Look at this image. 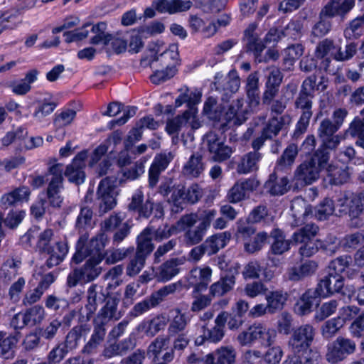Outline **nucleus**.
Returning a JSON list of instances; mask_svg holds the SVG:
<instances>
[{"instance_id":"35","label":"nucleus","mask_w":364,"mask_h":364,"mask_svg":"<svg viewBox=\"0 0 364 364\" xmlns=\"http://www.w3.org/2000/svg\"><path fill=\"white\" fill-rule=\"evenodd\" d=\"M245 90L250 106L257 107L259 104V77L257 72L250 74L247 78Z\"/></svg>"},{"instance_id":"27","label":"nucleus","mask_w":364,"mask_h":364,"mask_svg":"<svg viewBox=\"0 0 364 364\" xmlns=\"http://www.w3.org/2000/svg\"><path fill=\"white\" fill-rule=\"evenodd\" d=\"M245 100L238 99L232 102L225 113L226 120L233 125H240L245 119L247 110L243 107Z\"/></svg>"},{"instance_id":"3","label":"nucleus","mask_w":364,"mask_h":364,"mask_svg":"<svg viewBox=\"0 0 364 364\" xmlns=\"http://www.w3.org/2000/svg\"><path fill=\"white\" fill-rule=\"evenodd\" d=\"M316 85V76L311 75L302 83L301 90L296 97L294 105L296 109H301V114L296 125L295 135L303 134L309 124L313 112L311 110L314 97V90Z\"/></svg>"},{"instance_id":"21","label":"nucleus","mask_w":364,"mask_h":364,"mask_svg":"<svg viewBox=\"0 0 364 364\" xmlns=\"http://www.w3.org/2000/svg\"><path fill=\"white\" fill-rule=\"evenodd\" d=\"M291 210L296 225H301L308 219L313 218L311 205L301 197H296L292 200Z\"/></svg>"},{"instance_id":"44","label":"nucleus","mask_w":364,"mask_h":364,"mask_svg":"<svg viewBox=\"0 0 364 364\" xmlns=\"http://www.w3.org/2000/svg\"><path fill=\"white\" fill-rule=\"evenodd\" d=\"M107 24L105 22H100L93 25L91 28L94 36L90 39V43L98 45L102 43L107 45L112 40V35L106 33Z\"/></svg>"},{"instance_id":"48","label":"nucleus","mask_w":364,"mask_h":364,"mask_svg":"<svg viewBox=\"0 0 364 364\" xmlns=\"http://www.w3.org/2000/svg\"><path fill=\"white\" fill-rule=\"evenodd\" d=\"M316 353L314 352L293 353V355L287 357L282 364H316Z\"/></svg>"},{"instance_id":"18","label":"nucleus","mask_w":364,"mask_h":364,"mask_svg":"<svg viewBox=\"0 0 364 364\" xmlns=\"http://www.w3.org/2000/svg\"><path fill=\"white\" fill-rule=\"evenodd\" d=\"M173 155L171 152L157 154L149 170V185L154 188L157 184L160 174L173 160Z\"/></svg>"},{"instance_id":"12","label":"nucleus","mask_w":364,"mask_h":364,"mask_svg":"<svg viewBox=\"0 0 364 364\" xmlns=\"http://www.w3.org/2000/svg\"><path fill=\"white\" fill-rule=\"evenodd\" d=\"M259 186V182L255 178L237 181L228 191L227 200L231 203H237L247 198Z\"/></svg>"},{"instance_id":"31","label":"nucleus","mask_w":364,"mask_h":364,"mask_svg":"<svg viewBox=\"0 0 364 364\" xmlns=\"http://www.w3.org/2000/svg\"><path fill=\"white\" fill-rule=\"evenodd\" d=\"M264 188L272 196H282L289 188V180L287 177L278 178L275 173H272L266 181Z\"/></svg>"},{"instance_id":"36","label":"nucleus","mask_w":364,"mask_h":364,"mask_svg":"<svg viewBox=\"0 0 364 364\" xmlns=\"http://www.w3.org/2000/svg\"><path fill=\"white\" fill-rule=\"evenodd\" d=\"M202 159L200 154H192L183 168V174L192 178L199 177L205 169Z\"/></svg>"},{"instance_id":"29","label":"nucleus","mask_w":364,"mask_h":364,"mask_svg":"<svg viewBox=\"0 0 364 364\" xmlns=\"http://www.w3.org/2000/svg\"><path fill=\"white\" fill-rule=\"evenodd\" d=\"M154 227L148 226L137 237V247L136 253L142 255L145 257L153 251L154 245L152 243Z\"/></svg>"},{"instance_id":"52","label":"nucleus","mask_w":364,"mask_h":364,"mask_svg":"<svg viewBox=\"0 0 364 364\" xmlns=\"http://www.w3.org/2000/svg\"><path fill=\"white\" fill-rule=\"evenodd\" d=\"M344 318L338 316L328 320L321 327L322 336L326 338H331L343 326Z\"/></svg>"},{"instance_id":"7","label":"nucleus","mask_w":364,"mask_h":364,"mask_svg":"<svg viewBox=\"0 0 364 364\" xmlns=\"http://www.w3.org/2000/svg\"><path fill=\"white\" fill-rule=\"evenodd\" d=\"M315 332V328L310 324H304L296 328L289 338V348L296 353L313 352L309 348L314 339Z\"/></svg>"},{"instance_id":"4","label":"nucleus","mask_w":364,"mask_h":364,"mask_svg":"<svg viewBox=\"0 0 364 364\" xmlns=\"http://www.w3.org/2000/svg\"><path fill=\"white\" fill-rule=\"evenodd\" d=\"M277 336V331L274 328L268 327L262 323H255L240 332L237 339L242 346H251L258 342L264 347H269L275 342Z\"/></svg>"},{"instance_id":"40","label":"nucleus","mask_w":364,"mask_h":364,"mask_svg":"<svg viewBox=\"0 0 364 364\" xmlns=\"http://www.w3.org/2000/svg\"><path fill=\"white\" fill-rule=\"evenodd\" d=\"M318 231V225L313 223L307 224L294 232L291 236V240L296 244H302L313 240Z\"/></svg>"},{"instance_id":"61","label":"nucleus","mask_w":364,"mask_h":364,"mask_svg":"<svg viewBox=\"0 0 364 364\" xmlns=\"http://www.w3.org/2000/svg\"><path fill=\"white\" fill-rule=\"evenodd\" d=\"M146 257L142 255L135 254L128 263L126 269V273L129 277H134L138 274L144 268Z\"/></svg>"},{"instance_id":"30","label":"nucleus","mask_w":364,"mask_h":364,"mask_svg":"<svg viewBox=\"0 0 364 364\" xmlns=\"http://www.w3.org/2000/svg\"><path fill=\"white\" fill-rule=\"evenodd\" d=\"M31 191L27 186H20L2 196L1 201L4 205H14L18 203L27 202Z\"/></svg>"},{"instance_id":"33","label":"nucleus","mask_w":364,"mask_h":364,"mask_svg":"<svg viewBox=\"0 0 364 364\" xmlns=\"http://www.w3.org/2000/svg\"><path fill=\"white\" fill-rule=\"evenodd\" d=\"M262 155L258 151H250L244 155L237 166V171L240 174H247L258 169V163Z\"/></svg>"},{"instance_id":"47","label":"nucleus","mask_w":364,"mask_h":364,"mask_svg":"<svg viewBox=\"0 0 364 364\" xmlns=\"http://www.w3.org/2000/svg\"><path fill=\"white\" fill-rule=\"evenodd\" d=\"M92 216V210L90 208H81L75 223V228L79 232L82 233V231L92 228L94 225Z\"/></svg>"},{"instance_id":"50","label":"nucleus","mask_w":364,"mask_h":364,"mask_svg":"<svg viewBox=\"0 0 364 364\" xmlns=\"http://www.w3.org/2000/svg\"><path fill=\"white\" fill-rule=\"evenodd\" d=\"M252 223L248 222L247 219H240L237 220L236 223L237 230L235 232L237 240H242L245 242L255 235L256 229L252 225Z\"/></svg>"},{"instance_id":"32","label":"nucleus","mask_w":364,"mask_h":364,"mask_svg":"<svg viewBox=\"0 0 364 364\" xmlns=\"http://www.w3.org/2000/svg\"><path fill=\"white\" fill-rule=\"evenodd\" d=\"M68 252V245L65 240L57 242L50 250H48L49 258L46 264L48 268L58 265L61 263Z\"/></svg>"},{"instance_id":"34","label":"nucleus","mask_w":364,"mask_h":364,"mask_svg":"<svg viewBox=\"0 0 364 364\" xmlns=\"http://www.w3.org/2000/svg\"><path fill=\"white\" fill-rule=\"evenodd\" d=\"M89 332L90 328L87 326H76L68 332L63 345L68 350H72L78 346L81 340L85 338Z\"/></svg>"},{"instance_id":"13","label":"nucleus","mask_w":364,"mask_h":364,"mask_svg":"<svg viewBox=\"0 0 364 364\" xmlns=\"http://www.w3.org/2000/svg\"><path fill=\"white\" fill-rule=\"evenodd\" d=\"M229 313L227 311L220 312L215 319V326L211 329H204L201 337L196 339L198 345L203 344L204 341L210 343L220 342L225 336V325L227 322Z\"/></svg>"},{"instance_id":"15","label":"nucleus","mask_w":364,"mask_h":364,"mask_svg":"<svg viewBox=\"0 0 364 364\" xmlns=\"http://www.w3.org/2000/svg\"><path fill=\"white\" fill-rule=\"evenodd\" d=\"M186 124H189L193 129H198L200 127V122L197 119L196 111L194 108H191L184 112L182 115L168 120L166 130L169 134H173L178 133Z\"/></svg>"},{"instance_id":"56","label":"nucleus","mask_w":364,"mask_h":364,"mask_svg":"<svg viewBox=\"0 0 364 364\" xmlns=\"http://www.w3.org/2000/svg\"><path fill=\"white\" fill-rule=\"evenodd\" d=\"M316 298L309 289L305 291L296 305V311L299 315H306L311 311L314 300Z\"/></svg>"},{"instance_id":"37","label":"nucleus","mask_w":364,"mask_h":364,"mask_svg":"<svg viewBox=\"0 0 364 364\" xmlns=\"http://www.w3.org/2000/svg\"><path fill=\"white\" fill-rule=\"evenodd\" d=\"M327 176L329 178V183L332 185H341L347 182L349 174L346 166H338L334 164H327L326 168Z\"/></svg>"},{"instance_id":"38","label":"nucleus","mask_w":364,"mask_h":364,"mask_svg":"<svg viewBox=\"0 0 364 364\" xmlns=\"http://www.w3.org/2000/svg\"><path fill=\"white\" fill-rule=\"evenodd\" d=\"M93 333L82 349L84 353H92L99 345L102 342L106 334L105 326L97 323H93Z\"/></svg>"},{"instance_id":"58","label":"nucleus","mask_w":364,"mask_h":364,"mask_svg":"<svg viewBox=\"0 0 364 364\" xmlns=\"http://www.w3.org/2000/svg\"><path fill=\"white\" fill-rule=\"evenodd\" d=\"M207 230L198 224L195 228L187 230L184 234V241L187 245L192 246L200 243Z\"/></svg>"},{"instance_id":"39","label":"nucleus","mask_w":364,"mask_h":364,"mask_svg":"<svg viewBox=\"0 0 364 364\" xmlns=\"http://www.w3.org/2000/svg\"><path fill=\"white\" fill-rule=\"evenodd\" d=\"M265 299L269 307V314H274L283 309L287 300V294L282 290L271 291L266 294Z\"/></svg>"},{"instance_id":"11","label":"nucleus","mask_w":364,"mask_h":364,"mask_svg":"<svg viewBox=\"0 0 364 364\" xmlns=\"http://www.w3.org/2000/svg\"><path fill=\"white\" fill-rule=\"evenodd\" d=\"M87 158V151H82L78 153L72 162L66 166L64 174L70 183L77 185L84 183L85 179V161Z\"/></svg>"},{"instance_id":"25","label":"nucleus","mask_w":364,"mask_h":364,"mask_svg":"<svg viewBox=\"0 0 364 364\" xmlns=\"http://www.w3.org/2000/svg\"><path fill=\"white\" fill-rule=\"evenodd\" d=\"M188 26L193 33H201L205 37L213 36L218 31L216 23L211 21L206 25L204 20L198 15H190Z\"/></svg>"},{"instance_id":"26","label":"nucleus","mask_w":364,"mask_h":364,"mask_svg":"<svg viewBox=\"0 0 364 364\" xmlns=\"http://www.w3.org/2000/svg\"><path fill=\"white\" fill-rule=\"evenodd\" d=\"M235 284V277L232 274H227L209 288V294L212 297H220L230 292Z\"/></svg>"},{"instance_id":"14","label":"nucleus","mask_w":364,"mask_h":364,"mask_svg":"<svg viewBox=\"0 0 364 364\" xmlns=\"http://www.w3.org/2000/svg\"><path fill=\"white\" fill-rule=\"evenodd\" d=\"M107 296L102 286L97 284H91L86 291V319L90 320L95 314L98 306L102 302L106 301Z\"/></svg>"},{"instance_id":"54","label":"nucleus","mask_w":364,"mask_h":364,"mask_svg":"<svg viewBox=\"0 0 364 364\" xmlns=\"http://www.w3.org/2000/svg\"><path fill=\"white\" fill-rule=\"evenodd\" d=\"M17 336L3 337L0 344V356L4 359H11L14 357V348L18 342Z\"/></svg>"},{"instance_id":"22","label":"nucleus","mask_w":364,"mask_h":364,"mask_svg":"<svg viewBox=\"0 0 364 364\" xmlns=\"http://www.w3.org/2000/svg\"><path fill=\"white\" fill-rule=\"evenodd\" d=\"M318 269V263L314 260H306L298 267L288 269L287 277L291 281L299 282L313 276Z\"/></svg>"},{"instance_id":"2","label":"nucleus","mask_w":364,"mask_h":364,"mask_svg":"<svg viewBox=\"0 0 364 364\" xmlns=\"http://www.w3.org/2000/svg\"><path fill=\"white\" fill-rule=\"evenodd\" d=\"M329 159V153L326 149H318L310 159L305 160L296 167L294 179L300 185L312 184L319 178L320 173L326 168Z\"/></svg>"},{"instance_id":"46","label":"nucleus","mask_w":364,"mask_h":364,"mask_svg":"<svg viewBox=\"0 0 364 364\" xmlns=\"http://www.w3.org/2000/svg\"><path fill=\"white\" fill-rule=\"evenodd\" d=\"M335 210V205L333 200L324 198L315 208L313 215L318 220H325L332 215Z\"/></svg>"},{"instance_id":"62","label":"nucleus","mask_w":364,"mask_h":364,"mask_svg":"<svg viewBox=\"0 0 364 364\" xmlns=\"http://www.w3.org/2000/svg\"><path fill=\"white\" fill-rule=\"evenodd\" d=\"M28 326H33L40 323L45 318V310L43 306L36 305L25 312Z\"/></svg>"},{"instance_id":"20","label":"nucleus","mask_w":364,"mask_h":364,"mask_svg":"<svg viewBox=\"0 0 364 364\" xmlns=\"http://www.w3.org/2000/svg\"><path fill=\"white\" fill-rule=\"evenodd\" d=\"M354 0H331L321 11L319 17L343 16L354 6Z\"/></svg>"},{"instance_id":"57","label":"nucleus","mask_w":364,"mask_h":364,"mask_svg":"<svg viewBox=\"0 0 364 364\" xmlns=\"http://www.w3.org/2000/svg\"><path fill=\"white\" fill-rule=\"evenodd\" d=\"M303 24L301 20H291L281 30V33L283 37L296 40L301 36Z\"/></svg>"},{"instance_id":"28","label":"nucleus","mask_w":364,"mask_h":364,"mask_svg":"<svg viewBox=\"0 0 364 364\" xmlns=\"http://www.w3.org/2000/svg\"><path fill=\"white\" fill-rule=\"evenodd\" d=\"M230 239V233L223 232L208 237L203 244L208 251V255L216 254L220 249L224 248Z\"/></svg>"},{"instance_id":"45","label":"nucleus","mask_w":364,"mask_h":364,"mask_svg":"<svg viewBox=\"0 0 364 364\" xmlns=\"http://www.w3.org/2000/svg\"><path fill=\"white\" fill-rule=\"evenodd\" d=\"M274 241L271 250L274 255H282L289 249L290 240H286L283 232L279 230H274L271 233Z\"/></svg>"},{"instance_id":"10","label":"nucleus","mask_w":364,"mask_h":364,"mask_svg":"<svg viewBox=\"0 0 364 364\" xmlns=\"http://www.w3.org/2000/svg\"><path fill=\"white\" fill-rule=\"evenodd\" d=\"M212 269L209 267H197L192 269L185 277L186 288H193V293L205 290L211 281Z\"/></svg>"},{"instance_id":"5","label":"nucleus","mask_w":364,"mask_h":364,"mask_svg":"<svg viewBox=\"0 0 364 364\" xmlns=\"http://www.w3.org/2000/svg\"><path fill=\"white\" fill-rule=\"evenodd\" d=\"M63 165L60 163L50 166L46 173V180L48 181L47 188V198L49 203L54 208H60L63 202L60 195L63 189Z\"/></svg>"},{"instance_id":"23","label":"nucleus","mask_w":364,"mask_h":364,"mask_svg":"<svg viewBox=\"0 0 364 364\" xmlns=\"http://www.w3.org/2000/svg\"><path fill=\"white\" fill-rule=\"evenodd\" d=\"M168 321V316L161 314L151 319L142 321L139 325L138 330L147 336L153 337L166 328Z\"/></svg>"},{"instance_id":"43","label":"nucleus","mask_w":364,"mask_h":364,"mask_svg":"<svg viewBox=\"0 0 364 364\" xmlns=\"http://www.w3.org/2000/svg\"><path fill=\"white\" fill-rule=\"evenodd\" d=\"M0 34L4 31L16 28L21 23L18 10H11L6 12L0 11Z\"/></svg>"},{"instance_id":"59","label":"nucleus","mask_w":364,"mask_h":364,"mask_svg":"<svg viewBox=\"0 0 364 364\" xmlns=\"http://www.w3.org/2000/svg\"><path fill=\"white\" fill-rule=\"evenodd\" d=\"M267 239V234L264 232H260L255 235L252 239L245 242L244 247L246 252L254 253L260 250Z\"/></svg>"},{"instance_id":"8","label":"nucleus","mask_w":364,"mask_h":364,"mask_svg":"<svg viewBox=\"0 0 364 364\" xmlns=\"http://www.w3.org/2000/svg\"><path fill=\"white\" fill-rule=\"evenodd\" d=\"M203 144L210 154V159L214 161H226L232 154V148L225 145L224 139L215 132L207 133L204 136Z\"/></svg>"},{"instance_id":"60","label":"nucleus","mask_w":364,"mask_h":364,"mask_svg":"<svg viewBox=\"0 0 364 364\" xmlns=\"http://www.w3.org/2000/svg\"><path fill=\"white\" fill-rule=\"evenodd\" d=\"M181 287L182 284L180 282L171 283L159 289L151 296L158 306L164 299V298L171 294H173L176 290L181 289Z\"/></svg>"},{"instance_id":"55","label":"nucleus","mask_w":364,"mask_h":364,"mask_svg":"<svg viewBox=\"0 0 364 364\" xmlns=\"http://www.w3.org/2000/svg\"><path fill=\"white\" fill-rule=\"evenodd\" d=\"M298 154V147L295 144H289L284 151L277 164L282 168L291 166Z\"/></svg>"},{"instance_id":"19","label":"nucleus","mask_w":364,"mask_h":364,"mask_svg":"<svg viewBox=\"0 0 364 364\" xmlns=\"http://www.w3.org/2000/svg\"><path fill=\"white\" fill-rule=\"evenodd\" d=\"M185 259L182 257L171 258L161 264L155 272L158 281L166 282L180 272V266L183 264Z\"/></svg>"},{"instance_id":"41","label":"nucleus","mask_w":364,"mask_h":364,"mask_svg":"<svg viewBox=\"0 0 364 364\" xmlns=\"http://www.w3.org/2000/svg\"><path fill=\"white\" fill-rule=\"evenodd\" d=\"M343 35L349 40H356L364 35V13L349 22Z\"/></svg>"},{"instance_id":"6","label":"nucleus","mask_w":364,"mask_h":364,"mask_svg":"<svg viewBox=\"0 0 364 364\" xmlns=\"http://www.w3.org/2000/svg\"><path fill=\"white\" fill-rule=\"evenodd\" d=\"M336 203L341 214L348 215L351 220L358 219L364 213V190L341 193Z\"/></svg>"},{"instance_id":"42","label":"nucleus","mask_w":364,"mask_h":364,"mask_svg":"<svg viewBox=\"0 0 364 364\" xmlns=\"http://www.w3.org/2000/svg\"><path fill=\"white\" fill-rule=\"evenodd\" d=\"M290 120L288 115L272 117L266 126L263 128V134L267 138L272 139L276 136L282 129L284 124Z\"/></svg>"},{"instance_id":"63","label":"nucleus","mask_w":364,"mask_h":364,"mask_svg":"<svg viewBox=\"0 0 364 364\" xmlns=\"http://www.w3.org/2000/svg\"><path fill=\"white\" fill-rule=\"evenodd\" d=\"M76 117V112L71 109H65L55 115L54 125L57 129L70 124Z\"/></svg>"},{"instance_id":"9","label":"nucleus","mask_w":364,"mask_h":364,"mask_svg":"<svg viewBox=\"0 0 364 364\" xmlns=\"http://www.w3.org/2000/svg\"><path fill=\"white\" fill-rule=\"evenodd\" d=\"M355 349L354 341L340 336L327 346L326 358L328 362L335 364L353 353Z\"/></svg>"},{"instance_id":"24","label":"nucleus","mask_w":364,"mask_h":364,"mask_svg":"<svg viewBox=\"0 0 364 364\" xmlns=\"http://www.w3.org/2000/svg\"><path fill=\"white\" fill-rule=\"evenodd\" d=\"M170 314L171 318L168 327V333L170 336H173L186 329L190 318L186 313H183L178 308L171 310Z\"/></svg>"},{"instance_id":"1","label":"nucleus","mask_w":364,"mask_h":364,"mask_svg":"<svg viewBox=\"0 0 364 364\" xmlns=\"http://www.w3.org/2000/svg\"><path fill=\"white\" fill-rule=\"evenodd\" d=\"M103 238V235L92 238L90 240L92 249L90 251H88L85 245L88 239L87 232L82 233L77 240L76 252L73 257V260L76 264L81 262L90 253L95 252L94 255L86 260L84 265L79 268L83 277V282H90L101 274L102 268L100 264L102 261V257L100 255V251L104 247Z\"/></svg>"},{"instance_id":"53","label":"nucleus","mask_w":364,"mask_h":364,"mask_svg":"<svg viewBox=\"0 0 364 364\" xmlns=\"http://www.w3.org/2000/svg\"><path fill=\"white\" fill-rule=\"evenodd\" d=\"M347 132L352 137L356 138L355 145L364 149V119H356L350 124Z\"/></svg>"},{"instance_id":"49","label":"nucleus","mask_w":364,"mask_h":364,"mask_svg":"<svg viewBox=\"0 0 364 364\" xmlns=\"http://www.w3.org/2000/svg\"><path fill=\"white\" fill-rule=\"evenodd\" d=\"M169 346L170 336H159L149 346L148 353L151 354L155 359H158L161 352L169 349Z\"/></svg>"},{"instance_id":"17","label":"nucleus","mask_w":364,"mask_h":364,"mask_svg":"<svg viewBox=\"0 0 364 364\" xmlns=\"http://www.w3.org/2000/svg\"><path fill=\"white\" fill-rule=\"evenodd\" d=\"M257 27L256 23L250 24L244 31L242 38L244 50L247 53H253L255 57L259 55L265 48L264 43L256 33Z\"/></svg>"},{"instance_id":"16","label":"nucleus","mask_w":364,"mask_h":364,"mask_svg":"<svg viewBox=\"0 0 364 364\" xmlns=\"http://www.w3.org/2000/svg\"><path fill=\"white\" fill-rule=\"evenodd\" d=\"M119 299L115 296H109L104 306L100 309L93 323H100L106 326L111 321H117L121 318L118 312V304Z\"/></svg>"},{"instance_id":"51","label":"nucleus","mask_w":364,"mask_h":364,"mask_svg":"<svg viewBox=\"0 0 364 364\" xmlns=\"http://www.w3.org/2000/svg\"><path fill=\"white\" fill-rule=\"evenodd\" d=\"M218 364H235L236 350L231 346H221L215 350Z\"/></svg>"},{"instance_id":"64","label":"nucleus","mask_w":364,"mask_h":364,"mask_svg":"<svg viewBox=\"0 0 364 364\" xmlns=\"http://www.w3.org/2000/svg\"><path fill=\"white\" fill-rule=\"evenodd\" d=\"M338 306V301L334 299L323 303L316 314V319L318 321H323L325 318L335 313Z\"/></svg>"}]
</instances>
